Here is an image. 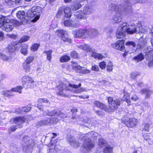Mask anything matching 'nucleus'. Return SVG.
<instances>
[{
  "label": "nucleus",
  "instance_id": "nucleus-1",
  "mask_svg": "<svg viewBox=\"0 0 153 153\" xmlns=\"http://www.w3.org/2000/svg\"><path fill=\"white\" fill-rule=\"evenodd\" d=\"M146 31L141 24L138 23L136 26L134 24H132L129 25L126 22L123 23L118 28L117 31L116 36L118 39L122 38L125 35L126 33L132 34L135 33H143Z\"/></svg>",
  "mask_w": 153,
  "mask_h": 153
},
{
  "label": "nucleus",
  "instance_id": "nucleus-2",
  "mask_svg": "<svg viewBox=\"0 0 153 153\" xmlns=\"http://www.w3.org/2000/svg\"><path fill=\"white\" fill-rule=\"evenodd\" d=\"M81 86V84L80 83L78 85L69 84L68 86H67L64 82H62L57 87L56 93L58 95L68 97V95L65 94L64 90L66 89V90L71 91L74 93L79 94L86 90L85 88L82 87L79 88Z\"/></svg>",
  "mask_w": 153,
  "mask_h": 153
},
{
  "label": "nucleus",
  "instance_id": "nucleus-3",
  "mask_svg": "<svg viewBox=\"0 0 153 153\" xmlns=\"http://www.w3.org/2000/svg\"><path fill=\"white\" fill-rule=\"evenodd\" d=\"M44 114L45 115L50 116L56 115L59 118H57L56 117L53 118H50L40 121L38 123V124L40 126L48 125L51 124H56L61 118L66 117V115L61 111L56 110H54L50 112L47 110L44 111Z\"/></svg>",
  "mask_w": 153,
  "mask_h": 153
},
{
  "label": "nucleus",
  "instance_id": "nucleus-4",
  "mask_svg": "<svg viewBox=\"0 0 153 153\" xmlns=\"http://www.w3.org/2000/svg\"><path fill=\"white\" fill-rule=\"evenodd\" d=\"M98 135V134L92 131L90 133L85 134V135L83 136L82 139L84 141L83 145V148L87 151H89L94 146V145L91 141V139L94 140L97 139V137Z\"/></svg>",
  "mask_w": 153,
  "mask_h": 153
},
{
  "label": "nucleus",
  "instance_id": "nucleus-5",
  "mask_svg": "<svg viewBox=\"0 0 153 153\" xmlns=\"http://www.w3.org/2000/svg\"><path fill=\"white\" fill-rule=\"evenodd\" d=\"M41 11L42 9L40 7L34 6L30 10L28 11L27 16L28 17L33 18L32 21L35 22L39 19Z\"/></svg>",
  "mask_w": 153,
  "mask_h": 153
},
{
  "label": "nucleus",
  "instance_id": "nucleus-6",
  "mask_svg": "<svg viewBox=\"0 0 153 153\" xmlns=\"http://www.w3.org/2000/svg\"><path fill=\"white\" fill-rule=\"evenodd\" d=\"M13 23L7 18L2 16L0 17V27L7 31H11L13 29Z\"/></svg>",
  "mask_w": 153,
  "mask_h": 153
},
{
  "label": "nucleus",
  "instance_id": "nucleus-7",
  "mask_svg": "<svg viewBox=\"0 0 153 153\" xmlns=\"http://www.w3.org/2000/svg\"><path fill=\"white\" fill-rule=\"evenodd\" d=\"M121 101V100L120 99L118 98L113 100L112 97H109L108 98V102L109 108H107V109L110 111H106V112L114 111L117 110L118 108V106L120 105Z\"/></svg>",
  "mask_w": 153,
  "mask_h": 153
},
{
  "label": "nucleus",
  "instance_id": "nucleus-8",
  "mask_svg": "<svg viewBox=\"0 0 153 153\" xmlns=\"http://www.w3.org/2000/svg\"><path fill=\"white\" fill-rule=\"evenodd\" d=\"M88 33V30L85 29H75L72 32L75 38L83 39L89 37Z\"/></svg>",
  "mask_w": 153,
  "mask_h": 153
},
{
  "label": "nucleus",
  "instance_id": "nucleus-9",
  "mask_svg": "<svg viewBox=\"0 0 153 153\" xmlns=\"http://www.w3.org/2000/svg\"><path fill=\"white\" fill-rule=\"evenodd\" d=\"M122 122L125 124L128 127L133 128L135 126L137 123V119L134 118L129 119L126 116L123 117Z\"/></svg>",
  "mask_w": 153,
  "mask_h": 153
},
{
  "label": "nucleus",
  "instance_id": "nucleus-10",
  "mask_svg": "<svg viewBox=\"0 0 153 153\" xmlns=\"http://www.w3.org/2000/svg\"><path fill=\"white\" fill-rule=\"evenodd\" d=\"M22 85L23 86H26L27 88H33L35 85L33 83L34 82L33 80L31 77L27 76H25L22 77Z\"/></svg>",
  "mask_w": 153,
  "mask_h": 153
},
{
  "label": "nucleus",
  "instance_id": "nucleus-11",
  "mask_svg": "<svg viewBox=\"0 0 153 153\" xmlns=\"http://www.w3.org/2000/svg\"><path fill=\"white\" fill-rule=\"evenodd\" d=\"M145 0H123V5H124L126 10H130L132 4L136 3H142Z\"/></svg>",
  "mask_w": 153,
  "mask_h": 153
},
{
  "label": "nucleus",
  "instance_id": "nucleus-12",
  "mask_svg": "<svg viewBox=\"0 0 153 153\" xmlns=\"http://www.w3.org/2000/svg\"><path fill=\"white\" fill-rule=\"evenodd\" d=\"M23 141L25 143L29 142V143L30 146H28L27 145L24 146L23 148V150L24 152L26 153H29V152L31 151L32 146L34 144L32 142L33 141L32 140H30V138L27 136H26L23 137Z\"/></svg>",
  "mask_w": 153,
  "mask_h": 153
},
{
  "label": "nucleus",
  "instance_id": "nucleus-13",
  "mask_svg": "<svg viewBox=\"0 0 153 153\" xmlns=\"http://www.w3.org/2000/svg\"><path fill=\"white\" fill-rule=\"evenodd\" d=\"M112 47L117 50L123 51L124 49V41L123 40H119L115 43L111 44Z\"/></svg>",
  "mask_w": 153,
  "mask_h": 153
},
{
  "label": "nucleus",
  "instance_id": "nucleus-14",
  "mask_svg": "<svg viewBox=\"0 0 153 153\" xmlns=\"http://www.w3.org/2000/svg\"><path fill=\"white\" fill-rule=\"evenodd\" d=\"M64 24L66 27H71L76 28L79 27V25L77 22L71 20H67L64 21Z\"/></svg>",
  "mask_w": 153,
  "mask_h": 153
},
{
  "label": "nucleus",
  "instance_id": "nucleus-15",
  "mask_svg": "<svg viewBox=\"0 0 153 153\" xmlns=\"http://www.w3.org/2000/svg\"><path fill=\"white\" fill-rule=\"evenodd\" d=\"M123 3L121 5V6L119 5H115L114 4H111L109 5V8L110 10H114L116 12H119L121 10V8L123 7L125 9L124 5H123Z\"/></svg>",
  "mask_w": 153,
  "mask_h": 153
},
{
  "label": "nucleus",
  "instance_id": "nucleus-16",
  "mask_svg": "<svg viewBox=\"0 0 153 153\" xmlns=\"http://www.w3.org/2000/svg\"><path fill=\"white\" fill-rule=\"evenodd\" d=\"M16 14L18 18L23 21L25 20V22L27 21V18L28 17L27 16L26 17L25 11L22 10L18 11L16 13Z\"/></svg>",
  "mask_w": 153,
  "mask_h": 153
},
{
  "label": "nucleus",
  "instance_id": "nucleus-17",
  "mask_svg": "<svg viewBox=\"0 0 153 153\" xmlns=\"http://www.w3.org/2000/svg\"><path fill=\"white\" fill-rule=\"evenodd\" d=\"M93 11V10L91 6L85 5L83 9V14L85 16L91 14Z\"/></svg>",
  "mask_w": 153,
  "mask_h": 153
},
{
  "label": "nucleus",
  "instance_id": "nucleus-18",
  "mask_svg": "<svg viewBox=\"0 0 153 153\" xmlns=\"http://www.w3.org/2000/svg\"><path fill=\"white\" fill-rule=\"evenodd\" d=\"M11 122L15 124L19 125L20 124L23 123L25 122L24 117H17L13 118L11 120Z\"/></svg>",
  "mask_w": 153,
  "mask_h": 153
},
{
  "label": "nucleus",
  "instance_id": "nucleus-19",
  "mask_svg": "<svg viewBox=\"0 0 153 153\" xmlns=\"http://www.w3.org/2000/svg\"><path fill=\"white\" fill-rule=\"evenodd\" d=\"M118 12H116V14L114 16L112 19V21L113 23H118L122 20V15Z\"/></svg>",
  "mask_w": 153,
  "mask_h": 153
},
{
  "label": "nucleus",
  "instance_id": "nucleus-20",
  "mask_svg": "<svg viewBox=\"0 0 153 153\" xmlns=\"http://www.w3.org/2000/svg\"><path fill=\"white\" fill-rule=\"evenodd\" d=\"M94 104L95 105L97 106V107L102 110H104L106 111H109V110L107 109V108L105 104L98 101H95L94 102Z\"/></svg>",
  "mask_w": 153,
  "mask_h": 153
},
{
  "label": "nucleus",
  "instance_id": "nucleus-21",
  "mask_svg": "<svg viewBox=\"0 0 153 153\" xmlns=\"http://www.w3.org/2000/svg\"><path fill=\"white\" fill-rule=\"evenodd\" d=\"M18 45V46L21 45L20 43H17V42H15L11 44L10 45H9L7 48V50L9 52H13L15 50L16 47L15 46Z\"/></svg>",
  "mask_w": 153,
  "mask_h": 153
},
{
  "label": "nucleus",
  "instance_id": "nucleus-22",
  "mask_svg": "<svg viewBox=\"0 0 153 153\" xmlns=\"http://www.w3.org/2000/svg\"><path fill=\"white\" fill-rule=\"evenodd\" d=\"M56 16L57 17L60 19H64L65 16V15L64 13L63 8L61 7L59 9L57 13L56 14Z\"/></svg>",
  "mask_w": 153,
  "mask_h": 153
},
{
  "label": "nucleus",
  "instance_id": "nucleus-23",
  "mask_svg": "<svg viewBox=\"0 0 153 153\" xmlns=\"http://www.w3.org/2000/svg\"><path fill=\"white\" fill-rule=\"evenodd\" d=\"M22 48L21 49V53L24 55H26L28 53L27 48L28 45L26 44H24L22 45L21 44Z\"/></svg>",
  "mask_w": 153,
  "mask_h": 153
},
{
  "label": "nucleus",
  "instance_id": "nucleus-24",
  "mask_svg": "<svg viewBox=\"0 0 153 153\" xmlns=\"http://www.w3.org/2000/svg\"><path fill=\"white\" fill-rule=\"evenodd\" d=\"M144 58V56L142 53H140L136 56L134 57L133 59L137 62L142 61Z\"/></svg>",
  "mask_w": 153,
  "mask_h": 153
},
{
  "label": "nucleus",
  "instance_id": "nucleus-25",
  "mask_svg": "<svg viewBox=\"0 0 153 153\" xmlns=\"http://www.w3.org/2000/svg\"><path fill=\"white\" fill-rule=\"evenodd\" d=\"M25 86H18L12 88L11 91L13 92H16L21 94L22 93V90L23 88L25 87Z\"/></svg>",
  "mask_w": 153,
  "mask_h": 153
},
{
  "label": "nucleus",
  "instance_id": "nucleus-26",
  "mask_svg": "<svg viewBox=\"0 0 153 153\" xmlns=\"http://www.w3.org/2000/svg\"><path fill=\"white\" fill-rule=\"evenodd\" d=\"M74 16L78 19H85L86 18V16L83 14V12L81 10H78L74 13Z\"/></svg>",
  "mask_w": 153,
  "mask_h": 153
},
{
  "label": "nucleus",
  "instance_id": "nucleus-27",
  "mask_svg": "<svg viewBox=\"0 0 153 153\" xmlns=\"http://www.w3.org/2000/svg\"><path fill=\"white\" fill-rule=\"evenodd\" d=\"M64 13L66 17H70L71 16V9L68 7L63 8Z\"/></svg>",
  "mask_w": 153,
  "mask_h": 153
},
{
  "label": "nucleus",
  "instance_id": "nucleus-28",
  "mask_svg": "<svg viewBox=\"0 0 153 153\" xmlns=\"http://www.w3.org/2000/svg\"><path fill=\"white\" fill-rule=\"evenodd\" d=\"M23 67L24 71L27 73L29 72L31 69L30 64L25 62L23 64Z\"/></svg>",
  "mask_w": 153,
  "mask_h": 153
},
{
  "label": "nucleus",
  "instance_id": "nucleus-29",
  "mask_svg": "<svg viewBox=\"0 0 153 153\" xmlns=\"http://www.w3.org/2000/svg\"><path fill=\"white\" fill-rule=\"evenodd\" d=\"M79 48L84 50H85L87 52H92L93 51L91 49V48L88 45L86 44L80 45Z\"/></svg>",
  "mask_w": 153,
  "mask_h": 153
},
{
  "label": "nucleus",
  "instance_id": "nucleus-30",
  "mask_svg": "<svg viewBox=\"0 0 153 153\" xmlns=\"http://www.w3.org/2000/svg\"><path fill=\"white\" fill-rule=\"evenodd\" d=\"M122 100L124 101H125L128 104V105H130L131 104V101L130 100L129 95L128 94H125Z\"/></svg>",
  "mask_w": 153,
  "mask_h": 153
},
{
  "label": "nucleus",
  "instance_id": "nucleus-31",
  "mask_svg": "<svg viewBox=\"0 0 153 153\" xmlns=\"http://www.w3.org/2000/svg\"><path fill=\"white\" fill-rule=\"evenodd\" d=\"M140 92L141 94H145L146 95V97L148 98L149 97L152 91L149 89H146L141 90Z\"/></svg>",
  "mask_w": 153,
  "mask_h": 153
},
{
  "label": "nucleus",
  "instance_id": "nucleus-32",
  "mask_svg": "<svg viewBox=\"0 0 153 153\" xmlns=\"http://www.w3.org/2000/svg\"><path fill=\"white\" fill-rule=\"evenodd\" d=\"M98 145L101 148L103 147H105L107 145L106 143V141L103 139H99Z\"/></svg>",
  "mask_w": 153,
  "mask_h": 153
},
{
  "label": "nucleus",
  "instance_id": "nucleus-33",
  "mask_svg": "<svg viewBox=\"0 0 153 153\" xmlns=\"http://www.w3.org/2000/svg\"><path fill=\"white\" fill-rule=\"evenodd\" d=\"M69 142L70 143L71 145L74 146L76 145V146H79L80 144L78 142H76L75 140L74 137L71 136L69 139Z\"/></svg>",
  "mask_w": 153,
  "mask_h": 153
},
{
  "label": "nucleus",
  "instance_id": "nucleus-34",
  "mask_svg": "<svg viewBox=\"0 0 153 153\" xmlns=\"http://www.w3.org/2000/svg\"><path fill=\"white\" fill-rule=\"evenodd\" d=\"M89 37H92L94 36H96L98 34V32L96 29H91L89 30H88Z\"/></svg>",
  "mask_w": 153,
  "mask_h": 153
},
{
  "label": "nucleus",
  "instance_id": "nucleus-35",
  "mask_svg": "<svg viewBox=\"0 0 153 153\" xmlns=\"http://www.w3.org/2000/svg\"><path fill=\"white\" fill-rule=\"evenodd\" d=\"M49 150L48 153H56V151L55 149V145L51 144L49 147Z\"/></svg>",
  "mask_w": 153,
  "mask_h": 153
},
{
  "label": "nucleus",
  "instance_id": "nucleus-36",
  "mask_svg": "<svg viewBox=\"0 0 153 153\" xmlns=\"http://www.w3.org/2000/svg\"><path fill=\"white\" fill-rule=\"evenodd\" d=\"M52 52V50L45 51L44 53L46 54L47 55V59L48 60H50L52 59L51 53Z\"/></svg>",
  "mask_w": 153,
  "mask_h": 153
},
{
  "label": "nucleus",
  "instance_id": "nucleus-37",
  "mask_svg": "<svg viewBox=\"0 0 153 153\" xmlns=\"http://www.w3.org/2000/svg\"><path fill=\"white\" fill-rule=\"evenodd\" d=\"M70 59L69 56L67 55H64L61 57L60 61L61 62H64L68 61Z\"/></svg>",
  "mask_w": 153,
  "mask_h": 153
},
{
  "label": "nucleus",
  "instance_id": "nucleus-38",
  "mask_svg": "<svg viewBox=\"0 0 153 153\" xmlns=\"http://www.w3.org/2000/svg\"><path fill=\"white\" fill-rule=\"evenodd\" d=\"M112 148L109 145H107L105 147L104 150V153H112Z\"/></svg>",
  "mask_w": 153,
  "mask_h": 153
},
{
  "label": "nucleus",
  "instance_id": "nucleus-39",
  "mask_svg": "<svg viewBox=\"0 0 153 153\" xmlns=\"http://www.w3.org/2000/svg\"><path fill=\"white\" fill-rule=\"evenodd\" d=\"M91 56L95 58H97L99 59H102L103 57V56L101 54L93 52L91 54Z\"/></svg>",
  "mask_w": 153,
  "mask_h": 153
},
{
  "label": "nucleus",
  "instance_id": "nucleus-40",
  "mask_svg": "<svg viewBox=\"0 0 153 153\" xmlns=\"http://www.w3.org/2000/svg\"><path fill=\"white\" fill-rule=\"evenodd\" d=\"M148 49V51L146 52V56L149 57L150 58L153 57V49L152 50L151 48L150 49V50H149V48H146Z\"/></svg>",
  "mask_w": 153,
  "mask_h": 153
},
{
  "label": "nucleus",
  "instance_id": "nucleus-41",
  "mask_svg": "<svg viewBox=\"0 0 153 153\" xmlns=\"http://www.w3.org/2000/svg\"><path fill=\"white\" fill-rule=\"evenodd\" d=\"M151 128V125L148 123L144 124L143 130L147 132H149Z\"/></svg>",
  "mask_w": 153,
  "mask_h": 153
},
{
  "label": "nucleus",
  "instance_id": "nucleus-42",
  "mask_svg": "<svg viewBox=\"0 0 153 153\" xmlns=\"http://www.w3.org/2000/svg\"><path fill=\"white\" fill-rule=\"evenodd\" d=\"M30 39V36L27 35L23 36L19 40V42L17 43H20L26 42Z\"/></svg>",
  "mask_w": 153,
  "mask_h": 153
},
{
  "label": "nucleus",
  "instance_id": "nucleus-43",
  "mask_svg": "<svg viewBox=\"0 0 153 153\" xmlns=\"http://www.w3.org/2000/svg\"><path fill=\"white\" fill-rule=\"evenodd\" d=\"M62 39L64 42H68V43L71 42V39L68 38V36L65 34V33L62 36Z\"/></svg>",
  "mask_w": 153,
  "mask_h": 153
},
{
  "label": "nucleus",
  "instance_id": "nucleus-44",
  "mask_svg": "<svg viewBox=\"0 0 153 153\" xmlns=\"http://www.w3.org/2000/svg\"><path fill=\"white\" fill-rule=\"evenodd\" d=\"M39 46V45L37 43H34L33 44L30 48V49L33 51H37Z\"/></svg>",
  "mask_w": 153,
  "mask_h": 153
},
{
  "label": "nucleus",
  "instance_id": "nucleus-45",
  "mask_svg": "<svg viewBox=\"0 0 153 153\" xmlns=\"http://www.w3.org/2000/svg\"><path fill=\"white\" fill-rule=\"evenodd\" d=\"M82 6V5L79 3L72 5L71 8L73 10H76L80 8Z\"/></svg>",
  "mask_w": 153,
  "mask_h": 153
},
{
  "label": "nucleus",
  "instance_id": "nucleus-46",
  "mask_svg": "<svg viewBox=\"0 0 153 153\" xmlns=\"http://www.w3.org/2000/svg\"><path fill=\"white\" fill-rule=\"evenodd\" d=\"M34 59V56H29L27 58L25 62L27 63L30 64V63H31L32 62H33Z\"/></svg>",
  "mask_w": 153,
  "mask_h": 153
},
{
  "label": "nucleus",
  "instance_id": "nucleus-47",
  "mask_svg": "<svg viewBox=\"0 0 153 153\" xmlns=\"http://www.w3.org/2000/svg\"><path fill=\"white\" fill-rule=\"evenodd\" d=\"M113 65L112 62L109 61L107 64V69L108 71H111L113 69Z\"/></svg>",
  "mask_w": 153,
  "mask_h": 153
},
{
  "label": "nucleus",
  "instance_id": "nucleus-48",
  "mask_svg": "<svg viewBox=\"0 0 153 153\" xmlns=\"http://www.w3.org/2000/svg\"><path fill=\"white\" fill-rule=\"evenodd\" d=\"M66 33V32L62 30H57L56 32V35L59 36H61L62 37Z\"/></svg>",
  "mask_w": 153,
  "mask_h": 153
},
{
  "label": "nucleus",
  "instance_id": "nucleus-49",
  "mask_svg": "<svg viewBox=\"0 0 153 153\" xmlns=\"http://www.w3.org/2000/svg\"><path fill=\"white\" fill-rule=\"evenodd\" d=\"M31 107H30V105H28L26 107H24L22 108V110L25 112H28L31 110Z\"/></svg>",
  "mask_w": 153,
  "mask_h": 153
},
{
  "label": "nucleus",
  "instance_id": "nucleus-50",
  "mask_svg": "<svg viewBox=\"0 0 153 153\" xmlns=\"http://www.w3.org/2000/svg\"><path fill=\"white\" fill-rule=\"evenodd\" d=\"M16 126H17V125L16 126H12L10 127L8 129V131L9 134H10L11 132H13L16 131Z\"/></svg>",
  "mask_w": 153,
  "mask_h": 153
},
{
  "label": "nucleus",
  "instance_id": "nucleus-51",
  "mask_svg": "<svg viewBox=\"0 0 153 153\" xmlns=\"http://www.w3.org/2000/svg\"><path fill=\"white\" fill-rule=\"evenodd\" d=\"M38 102L40 103H48L49 102V100L46 99L39 98L38 99Z\"/></svg>",
  "mask_w": 153,
  "mask_h": 153
},
{
  "label": "nucleus",
  "instance_id": "nucleus-52",
  "mask_svg": "<svg viewBox=\"0 0 153 153\" xmlns=\"http://www.w3.org/2000/svg\"><path fill=\"white\" fill-rule=\"evenodd\" d=\"M106 66V64L104 61L100 62L99 64V66L102 69H104L105 68Z\"/></svg>",
  "mask_w": 153,
  "mask_h": 153
},
{
  "label": "nucleus",
  "instance_id": "nucleus-53",
  "mask_svg": "<svg viewBox=\"0 0 153 153\" xmlns=\"http://www.w3.org/2000/svg\"><path fill=\"white\" fill-rule=\"evenodd\" d=\"M126 45L128 46H132L134 47L136 46V45L134 42L132 41H128L126 43Z\"/></svg>",
  "mask_w": 153,
  "mask_h": 153
},
{
  "label": "nucleus",
  "instance_id": "nucleus-54",
  "mask_svg": "<svg viewBox=\"0 0 153 153\" xmlns=\"http://www.w3.org/2000/svg\"><path fill=\"white\" fill-rule=\"evenodd\" d=\"M0 58L3 60H7L8 59V57L5 55L0 53Z\"/></svg>",
  "mask_w": 153,
  "mask_h": 153
},
{
  "label": "nucleus",
  "instance_id": "nucleus-55",
  "mask_svg": "<svg viewBox=\"0 0 153 153\" xmlns=\"http://www.w3.org/2000/svg\"><path fill=\"white\" fill-rule=\"evenodd\" d=\"M91 72V71L90 70L87 69H82L80 73L83 74H86L90 73Z\"/></svg>",
  "mask_w": 153,
  "mask_h": 153
},
{
  "label": "nucleus",
  "instance_id": "nucleus-56",
  "mask_svg": "<svg viewBox=\"0 0 153 153\" xmlns=\"http://www.w3.org/2000/svg\"><path fill=\"white\" fill-rule=\"evenodd\" d=\"M57 22L55 21H54L52 22L51 26L52 28L54 29L57 27Z\"/></svg>",
  "mask_w": 153,
  "mask_h": 153
},
{
  "label": "nucleus",
  "instance_id": "nucleus-57",
  "mask_svg": "<svg viewBox=\"0 0 153 153\" xmlns=\"http://www.w3.org/2000/svg\"><path fill=\"white\" fill-rule=\"evenodd\" d=\"M99 68L97 65H93L91 67V70L93 71H99Z\"/></svg>",
  "mask_w": 153,
  "mask_h": 153
},
{
  "label": "nucleus",
  "instance_id": "nucleus-58",
  "mask_svg": "<svg viewBox=\"0 0 153 153\" xmlns=\"http://www.w3.org/2000/svg\"><path fill=\"white\" fill-rule=\"evenodd\" d=\"M138 75L137 73L136 72H132L131 74V76L132 79H134Z\"/></svg>",
  "mask_w": 153,
  "mask_h": 153
},
{
  "label": "nucleus",
  "instance_id": "nucleus-59",
  "mask_svg": "<svg viewBox=\"0 0 153 153\" xmlns=\"http://www.w3.org/2000/svg\"><path fill=\"white\" fill-rule=\"evenodd\" d=\"M75 68L74 69L76 72L78 73H80L81 70H82V67L81 66L78 65L76 68Z\"/></svg>",
  "mask_w": 153,
  "mask_h": 153
},
{
  "label": "nucleus",
  "instance_id": "nucleus-60",
  "mask_svg": "<svg viewBox=\"0 0 153 153\" xmlns=\"http://www.w3.org/2000/svg\"><path fill=\"white\" fill-rule=\"evenodd\" d=\"M131 99L132 100L134 101H136L138 100V97L137 95H134L131 97Z\"/></svg>",
  "mask_w": 153,
  "mask_h": 153
},
{
  "label": "nucleus",
  "instance_id": "nucleus-61",
  "mask_svg": "<svg viewBox=\"0 0 153 153\" xmlns=\"http://www.w3.org/2000/svg\"><path fill=\"white\" fill-rule=\"evenodd\" d=\"M71 56L73 58H76L78 56V54L76 52L74 51L71 53Z\"/></svg>",
  "mask_w": 153,
  "mask_h": 153
},
{
  "label": "nucleus",
  "instance_id": "nucleus-62",
  "mask_svg": "<svg viewBox=\"0 0 153 153\" xmlns=\"http://www.w3.org/2000/svg\"><path fill=\"white\" fill-rule=\"evenodd\" d=\"M143 137L144 139L146 141H147L148 142V140H150V136L149 135L147 134H145L143 135Z\"/></svg>",
  "mask_w": 153,
  "mask_h": 153
},
{
  "label": "nucleus",
  "instance_id": "nucleus-63",
  "mask_svg": "<svg viewBox=\"0 0 153 153\" xmlns=\"http://www.w3.org/2000/svg\"><path fill=\"white\" fill-rule=\"evenodd\" d=\"M72 63L73 68L74 70L75 68H76L79 65L76 62H72Z\"/></svg>",
  "mask_w": 153,
  "mask_h": 153
},
{
  "label": "nucleus",
  "instance_id": "nucleus-64",
  "mask_svg": "<svg viewBox=\"0 0 153 153\" xmlns=\"http://www.w3.org/2000/svg\"><path fill=\"white\" fill-rule=\"evenodd\" d=\"M13 22L15 25L18 26L21 25L22 23V22H19L18 21H14Z\"/></svg>",
  "mask_w": 153,
  "mask_h": 153
}]
</instances>
